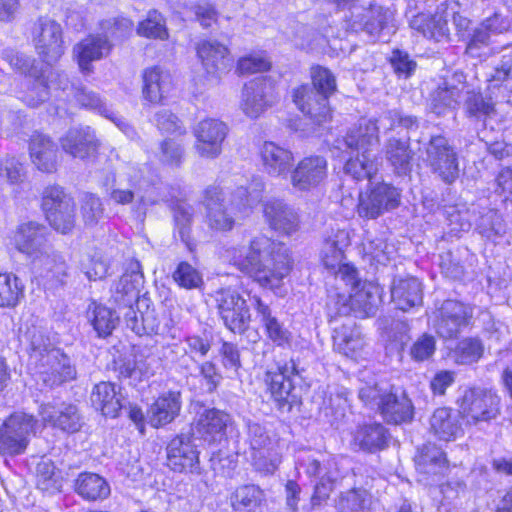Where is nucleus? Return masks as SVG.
Returning a JSON list of instances; mask_svg holds the SVG:
<instances>
[{"mask_svg":"<svg viewBox=\"0 0 512 512\" xmlns=\"http://www.w3.org/2000/svg\"><path fill=\"white\" fill-rule=\"evenodd\" d=\"M229 258L238 270L267 288L277 287L291 270L285 245L264 235L254 237L249 246L232 248Z\"/></svg>","mask_w":512,"mask_h":512,"instance_id":"1","label":"nucleus"},{"mask_svg":"<svg viewBox=\"0 0 512 512\" xmlns=\"http://www.w3.org/2000/svg\"><path fill=\"white\" fill-rule=\"evenodd\" d=\"M262 183L231 191L219 185H210L203 192L207 226L217 232H227L235 226L238 214L261 200Z\"/></svg>","mask_w":512,"mask_h":512,"instance_id":"2","label":"nucleus"},{"mask_svg":"<svg viewBox=\"0 0 512 512\" xmlns=\"http://www.w3.org/2000/svg\"><path fill=\"white\" fill-rule=\"evenodd\" d=\"M378 126L375 120L362 119L338 141V148L351 156L346 161L344 172L356 180L368 179L378 171V160L374 153L379 142Z\"/></svg>","mask_w":512,"mask_h":512,"instance_id":"3","label":"nucleus"},{"mask_svg":"<svg viewBox=\"0 0 512 512\" xmlns=\"http://www.w3.org/2000/svg\"><path fill=\"white\" fill-rule=\"evenodd\" d=\"M29 341V363L45 386L54 387L76 377L70 358L53 346L42 330L32 327L25 333Z\"/></svg>","mask_w":512,"mask_h":512,"instance_id":"4","label":"nucleus"},{"mask_svg":"<svg viewBox=\"0 0 512 512\" xmlns=\"http://www.w3.org/2000/svg\"><path fill=\"white\" fill-rule=\"evenodd\" d=\"M340 10H348L345 19L355 30H362L372 37L393 34L396 31L394 13L391 9L371 0H326Z\"/></svg>","mask_w":512,"mask_h":512,"instance_id":"5","label":"nucleus"},{"mask_svg":"<svg viewBox=\"0 0 512 512\" xmlns=\"http://www.w3.org/2000/svg\"><path fill=\"white\" fill-rule=\"evenodd\" d=\"M2 58L13 70L33 79L32 86L24 96V102L28 106L38 107L49 98V75L46 69L48 66L13 49H4Z\"/></svg>","mask_w":512,"mask_h":512,"instance_id":"6","label":"nucleus"},{"mask_svg":"<svg viewBox=\"0 0 512 512\" xmlns=\"http://www.w3.org/2000/svg\"><path fill=\"white\" fill-rule=\"evenodd\" d=\"M425 162L431 173L445 184L459 177V158L456 148L442 136H432L425 147Z\"/></svg>","mask_w":512,"mask_h":512,"instance_id":"7","label":"nucleus"},{"mask_svg":"<svg viewBox=\"0 0 512 512\" xmlns=\"http://www.w3.org/2000/svg\"><path fill=\"white\" fill-rule=\"evenodd\" d=\"M31 40L41 62L46 66H52L64 54L62 26L50 17H39L33 23Z\"/></svg>","mask_w":512,"mask_h":512,"instance_id":"8","label":"nucleus"},{"mask_svg":"<svg viewBox=\"0 0 512 512\" xmlns=\"http://www.w3.org/2000/svg\"><path fill=\"white\" fill-rule=\"evenodd\" d=\"M474 308L455 299L443 301L434 312L433 327L444 339L457 338L473 318Z\"/></svg>","mask_w":512,"mask_h":512,"instance_id":"9","label":"nucleus"},{"mask_svg":"<svg viewBox=\"0 0 512 512\" xmlns=\"http://www.w3.org/2000/svg\"><path fill=\"white\" fill-rule=\"evenodd\" d=\"M37 421L25 413H14L0 427V454H23L29 444V436L35 432Z\"/></svg>","mask_w":512,"mask_h":512,"instance_id":"10","label":"nucleus"},{"mask_svg":"<svg viewBox=\"0 0 512 512\" xmlns=\"http://www.w3.org/2000/svg\"><path fill=\"white\" fill-rule=\"evenodd\" d=\"M298 374L299 371L294 360L277 365L275 369H268L264 374L263 380L267 390L281 413L291 412L293 405L297 403V399L293 395V377Z\"/></svg>","mask_w":512,"mask_h":512,"instance_id":"11","label":"nucleus"},{"mask_svg":"<svg viewBox=\"0 0 512 512\" xmlns=\"http://www.w3.org/2000/svg\"><path fill=\"white\" fill-rule=\"evenodd\" d=\"M460 411L468 423L489 422L500 413V397L491 389L469 388L461 398Z\"/></svg>","mask_w":512,"mask_h":512,"instance_id":"12","label":"nucleus"},{"mask_svg":"<svg viewBox=\"0 0 512 512\" xmlns=\"http://www.w3.org/2000/svg\"><path fill=\"white\" fill-rule=\"evenodd\" d=\"M216 302L224 325L233 333H244L249 326L251 314L241 294L232 288H222L216 292Z\"/></svg>","mask_w":512,"mask_h":512,"instance_id":"13","label":"nucleus"},{"mask_svg":"<svg viewBox=\"0 0 512 512\" xmlns=\"http://www.w3.org/2000/svg\"><path fill=\"white\" fill-rule=\"evenodd\" d=\"M193 134L196 138L195 150L199 156L214 159L222 153L228 127L218 119L207 118L196 124Z\"/></svg>","mask_w":512,"mask_h":512,"instance_id":"14","label":"nucleus"},{"mask_svg":"<svg viewBox=\"0 0 512 512\" xmlns=\"http://www.w3.org/2000/svg\"><path fill=\"white\" fill-rule=\"evenodd\" d=\"M400 193L386 183H380L367 193L359 195L357 212L360 217L376 219L384 211L394 209L399 205Z\"/></svg>","mask_w":512,"mask_h":512,"instance_id":"15","label":"nucleus"},{"mask_svg":"<svg viewBox=\"0 0 512 512\" xmlns=\"http://www.w3.org/2000/svg\"><path fill=\"white\" fill-rule=\"evenodd\" d=\"M144 277L141 271V265L138 261H130L124 274L115 284L112 298L114 302L126 310L133 309V305L137 307L146 304L147 298H140V288L143 285Z\"/></svg>","mask_w":512,"mask_h":512,"instance_id":"16","label":"nucleus"},{"mask_svg":"<svg viewBox=\"0 0 512 512\" xmlns=\"http://www.w3.org/2000/svg\"><path fill=\"white\" fill-rule=\"evenodd\" d=\"M273 82L267 78H256L244 85L241 108L250 118L259 117L276 101Z\"/></svg>","mask_w":512,"mask_h":512,"instance_id":"17","label":"nucleus"},{"mask_svg":"<svg viewBox=\"0 0 512 512\" xmlns=\"http://www.w3.org/2000/svg\"><path fill=\"white\" fill-rule=\"evenodd\" d=\"M49 234V229L45 225L36 222L23 223L15 233V247L32 261L51 246L48 241Z\"/></svg>","mask_w":512,"mask_h":512,"instance_id":"18","label":"nucleus"},{"mask_svg":"<svg viewBox=\"0 0 512 512\" xmlns=\"http://www.w3.org/2000/svg\"><path fill=\"white\" fill-rule=\"evenodd\" d=\"M290 172L292 187L298 191H308L326 178L327 161L322 156L305 157Z\"/></svg>","mask_w":512,"mask_h":512,"instance_id":"19","label":"nucleus"},{"mask_svg":"<svg viewBox=\"0 0 512 512\" xmlns=\"http://www.w3.org/2000/svg\"><path fill=\"white\" fill-rule=\"evenodd\" d=\"M168 466L177 472H198L199 452L190 435L173 438L167 447Z\"/></svg>","mask_w":512,"mask_h":512,"instance_id":"20","label":"nucleus"},{"mask_svg":"<svg viewBox=\"0 0 512 512\" xmlns=\"http://www.w3.org/2000/svg\"><path fill=\"white\" fill-rule=\"evenodd\" d=\"M293 102L304 115L318 125L330 118L328 98L317 93L310 84H303L294 89Z\"/></svg>","mask_w":512,"mask_h":512,"instance_id":"21","label":"nucleus"},{"mask_svg":"<svg viewBox=\"0 0 512 512\" xmlns=\"http://www.w3.org/2000/svg\"><path fill=\"white\" fill-rule=\"evenodd\" d=\"M264 216L269 226L282 234L291 235L299 229L296 210L280 199H270L264 204Z\"/></svg>","mask_w":512,"mask_h":512,"instance_id":"22","label":"nucleus"},{"mask_svg":"<svg viewBox=\"0 0 512 512\" xmlns=\"http://www.w3.org/2000/svg\"><path fill=\"white\" fill-rule=\"evenodd\" d=\"M379 413L386 422L398 425L413 419L414 406L404 390L391 387L384 397Z\"/></svg>","mask_w":512,"mask_h":512,"instance_id":"23","label":"nucleus"},{"mask_svg":"<svg viewBox=\"0 0 512 512\" xmlns=\"http://www.w3.org/2000/svg\"><path fill=\"white\" fill-rule=\"evenodd\" d=\"M111 48L112 45L106 35H89L74 46L73 55L80 70L90 73L92 72L91 63L106 57Z\"/></svg>","mask_w":512,"mask_h":512,"instance_id":"24","label":"nucleus"},{"mask_svg":"<svg viewBox=\"0 0 512 512\" xmlns=\"http://www.w3.org/2000/svg\"><path fill=\"white\" fill-rule=\"evenodd\" d=\"M232 423L230 414L217 408H210L199 415L195 429L204 441L220 442L226 437L227 428Z\"/></svg>","mask_w":512,"mask_h":512,"instance_id":"25","label":"nucleus"},{"mask_svg":"<svg viewBox=\"0 0 512 512\" xmlns=\"http://www.w3.org/2000/svg\"><path fill=\"white\" fill-rule=\"evenodd\" d=\"M256 318L265 330L266 336L276 346L289 347L293 340L292 333L278 320L272 309L261 298L253 297Z\"/></svg>","mask_w":512,"mask_h":512,"instance_id":"26","label":"nucleus"},{"mask_svg":"<svg viewBox=\"0 0 512 512\" xmlns=\"http://www.w3.org/2000/svg\"><path fill=\"white\" fill-rule=\"evenodd\" d=\"M263 170L272 177H286L294 162L293 153L275 142L266 141L260 148Z\"/></svg>","mask_w":512,"mask_h":512,"instance_id":"27","label":"nucleus"},{"mask_svg":"<svg viewBox=\"0 0 512 512\" xmlns=\"http://www.w3.org/2000/svg\"><path fill=\"white\" fill-rule=\"evenodd\" d=\"M124 319L127 327L137 335H165L166 328L162 326L159 313L148 302L137 307V311L127 310Z\"/></svg>","mask_w":512,"mask_h":512,"instance_id":"28","label":"nucleus"},{"mask_svg":"<svg viewBox=\"0 0 512 512\" xmlns=\"http://www.w3.org/2000/svg\"><path fill=\"white\" fill-rule=\"evenodd\" d=\"M39 414L44 423H49L67 432H77L82 426V417L75 405L62 403L55 406L42 404Z\"/></svg>","mask_w":512,"mask_h":512,"instance_id":"29","label":"nucleus"},{"mask_svg":"<svg viewBox=\"0 0 512 512\" xmlns=\"http://www.w3.org/2000/svg\"><path fill=\"white\" fill-rule=\"evenodd\" d=\"M60 143L66 153L80 159L93 155L98 148V140L89 126L68 130Z\"/></svg>","mask_w":512,"mask_h":512,"instance_id":"30","label":"nucleus"},{"mask_svg":"<svg viewBox=\"0 0 512 512\" xmlns=\"http://www.w3.org/2000/svg\"><path fill=\"white\" fill-rule=\"evenodd\" d=\"M468 88L466 77L462 72H455L451 82H446L439 87L432 96V110L437 115H442L448 109H455L459 105L462 93Z\"/></svg>","mask_w":512,"mask_h":512,"instance_id":"31","label":"nucleus"},{"mask_svg":"<svg viewBox=\"0 0 512 512\" xmlns=\"http://www.w3.org/2000/svg\"><path fill=\"white\" fill-rule=\"evenodd\" d=\"M508 29V23L498 13L485 19L471 33L466 45V53L472 57H479L480 50L490 44L491 37L503 33Z\"/></svg>","mask_w":512,"mask_h":512,"instance_id":"32","label":"nucleus"},{"mask_svg":"<svg viewBox=\"0 0 512 512\" xmlns=\"http://www.w3.org/2000/svg\"><path fill=\"white\" fill-rule=\"evenodd\" d=\"M29 152L33 164L41 171L52 173L57 168V145L50 137L34 133L29 143Z\"/></svg>","mask_w":512,"mask_h":512,"instance_id":"33","label":"nucleus"},{"mask_svg":"<svg viewBox=\"0 0 512 512\" xmlns=\"http://www.w3.org/2000/svg\"><path fill=\"white\" fill-rule=\"evenodd\" d=\"M391 298L398 309L406 311L422 304V285L415 277H397L391 286Z\"/></svg>","mask_w":512,"mask_h":512,"instance_id":"34","label":"nucleus"},{"mask_svg":"<svg viewBox=\"0 0 512 512\" xmlns=\"http://www.w3.org/2000/svg\"><path fill=\"white\" fill-rule=\"evenodd\" d=\"M181 409L180 392L169 391L159 396L148 410V420L153 427L171 423Z\"/></svg>","mask_w":512,"mask_h":512,"instance_id":"35","label":"nucleus"},{"mask_svg":"<svg viewBox=\"0 0 512 512\" xmlns=\"http://www.w3.org/2000/svg\"><path fill=\"white\" fill-rule=\"evenodd\" d=\"M32 269L39 276L63 283L68 275V264L64 257L52 246L30 261Z\"/></svg>","mask_w":512,"mask_h":512,"instance_id":"36","label":"nucleus"},{"mask_svg":"<svg viewBox=\"0 0 512 512\" xmlns=\"http://www.w3.org/2000/svg\"><path fill=\"white\" fill-rule=\"evenodd\" d=\"M475 229L486 240L496 243L501 239L507 230L502 215L495 209L483 207L472 211Z\"/></svg>","mask_w":512,"mask_h":512,"instance_id":"37","label":"nucleus"},{"mask_svg":"<svg viewBox=\"0 0 512 512\" xmlns=\"http://www.w3.org/2000/svg\"><path fill=\"white\" fill-rule=\"evenodd\" d=\"M333 338L334 348L337 352L354 360L361 357L365 347V341L361 331L354 323L343 324L340 328L335 330Z\"/></svg>","mask_w":512,"mask_h":512,"instance_id":"38","label":"nucleus"},{"mask_svg":"<svg viewBox=\"0 0 512 512\" xmlns=\"http://www.w3.org/2000/svg\"><path fill=\"white\" fill-rule=\"evenodd\" d=\"M197 55L208 73L226 70L232 63L229 51L223 44L204 40L197 45Z\"/></svg>","mask_w":512,"mask_h":512,"instance_id":"39","label":"nucleus"},{"mask_svg":"<svg viewBox=\"0 0 512 512\" xmlns=\"http://www.w3.org/2000/svg\"><path fill=\"white\" fill-rule=\"evenodd\" d=\"M92 405L106 417L115 418L124 407V399L116 391L115 384L100 382L96 384L91 393Z\"/></svg>","mask_w":512,"mask_h":512,"instance_id":"40","label":"nucleus"},{"mask_svg":"<svg viewBox=\"0 0 512 512\" xmlns=\"http://www.w3.org/2000/svg\"><path fill=\"white\" fill-rule=\"evenodd\" d=\"M353 439L361 450L373 453L387 447L389 432L381 423H364L357 427Z\"/></svg>","mask_w":512,"mask_h":512,"instance_id":"41","label":"nucleus"},{"mask_svg":"<svg viewBox=\"0 0 512 512\" xmlns=\"http://www.w3.org/2000/svg\"><path fill=\"white\" fill-rule=\"evenodd\" d=\"M430 432L439 440L451 441L462 432L458 415L449 408H438L430 417Z\"/></svg>","mask_w":512,"mask_h":512,"instance_id":"42","label":"nucleus"},{"mask_svg":"<svg viewBox=\"0 0 512 512\" xmlns=\"http://www.w3.org/2000/svg\"><path fill=\"white\" fill-rule=\"evenodd\" d=\"M410 26L437 42L449 39L448 20L443 13L436 12L433 15L420 13L411 19Z\"/></svg>","mask_w":512,"mask_h":512,"instance_id":"43","label":"nucleus"},{"mask_svg":"<svg viewBox=\"0 0 512 512\" xmlns=\"http://www.w3.org/2000/svg\"><path fill=\"white\" fill-rule=\"evenodd\" d=\"M384 152L387 161L396 173L407 174L411 170L414 153L410 148L409 138L390 137L386 141Z\"/></svg>","mask_w":512,"mask_h":512,"instance_id":"44","label":"nucleus"},{"mask_svg":"<svg viewBox=\"0 0 512 512\" xmlns=\"http://www.w3.org/2000/svg\"><path fill=\"white\" fill-rule=\"evenodd\" d=\"M350 310L358 318L375 315L381 302L380 291L371 284H364L360 289L350 294Z\"/></svg>","mask_w":512,"mask_h":512,"instance_id":"45","label":"nucleus"},{"mask_svg":"<svg viewBox=\"0 0 512 512\" xmlns=\"http://www.w3.org/2000/svg\"><path fill=\"white\" fill-rule=\"evenodd\" d=\"M143 96L152 103L162 100L164 94L171 88V76L169 72L158 66L148 68L143 73Z\"/></svg>","mask_w":512,"mask_h":512,"instance_id":"46","label":"nucleus"},{"mask_svg":"<svg viewBox=\"0 0 512 512\" xmlns=\"http://www.w3.org/2000/svg\"><path fill=\"white\" fill-rule=\"evenodd\" d=\"M265 500L263 490L254 484L238 487L231 496L233 510L238 512H262Z\"/></svg>","mask_w":512,"mask_h":512,"instance_id":"47","label":"nucleus"},{"mask_svg":"<svg viewBox=\"0 0 512 512\" xmlns=\"http://www.w3.org/2000/svg\"><path fill=\"white\" fill-rule=\"evenodd\" d=\"M464 93L463 108L467 118L485 122L487 118L495 114V104L490 97H484L480 91L469 87Z\"/></svg>","mask_w":512,"mask_h":512,"instance_id":"48","label":"nucleus"},{"mask_svg":"<svg viewBox=\"0 0 512 512\" xmlns=\"http://www.w3.org/2000/svg\"><path fill=\"white\" fill-rule=\"evenodd\" d=\"M75 491L82 498L95 501L108 497L110 487L106 480L98 474L84 472L79 474L75 481Z\"/></svg>","mask_w":512,"mask_h":512,"instance_id":"49","label":"nucleus"},{"mask_svg":"<svg viewBox=\"0 0 512 512\" xmlns=\"http://www.w3.org/2000/svg\"><path fill=\"white\" fill-rule=\"evenodd\" d=\"M75 98L77 102L86 108L98 112L100 115L110 119L114 122L123 132L128 133L131 127L125 120L113 112L99 95L93 91H88L85 88L78 89Z\"/></svg>","mask_w":512,"mask_h":512,"instance_id":"50","label":"nucleus"},{"mask_svg":"<svg viewBox=\"0 0 512 512\" xmlns=\"http://www.w3.org/2000/svg\"><path fill=\"white\" fill-rule=\"evenodd\" d=\"M444 452L435 444H426L415 457L417 469L425 474H439L446 467Z\"/></svg>","mask_w":512,"mask_h":512,"instance_id":"51","label":"nucleus"},{"mask_svg":"<svg viewBox=\"0 0 512 512\" xmlns=\"http://www.w3.org/2000/svg\"><path fill=\"white\" fill-rule=\"evenodd\" d=\"M487 81L488 90L496 96H505L506 92L512 93V55L502 57Z\"/></svg>","mask_w":512,"mask_h":512,"instance_id":"52","label":"nucleus"},{"mask_svg":"<svg viewBox=\"0 0 512 512\" xmlns=\"http://www.w3.org/2000/svg\"><path fill=\"white\" fill-rule=\"evenodd\" d=\"M347 233L338 231L333 237H329L323 243L321 259L324 267L331 273L342 264L343 247L346 245Z\"/></svg>","mask_w":512,"mask_h":512,"instance_id":"53","label":"nucleus"},{"mask_svg":"<svg viewBox=\"0 0 512 512\" xmlns=\"http://www.w3.org/2000/svg\"><path fill=\"white\" fill-rule=\"evenodd\" d=\"M24 296V284L12 273H0V308H14Z\"/></svg>","mask_w":512,"mask_h":512,"instance_id":"54","label":"nucleus"},{"mask_svg":"<svg viewBox=\"0 0 512 512\" xmlns=\"http://www.w3.org/2000/svg\"><path fill=\"white\" fill-rule=\"evenodd\" d=\"M88 317L101 337L110 335L119 321V316L113 310L96 303L89 306Z\"/></svg>","mask_w":512,"mask_h":512,"instance_id":"55","label":"nucleus"},{"mask_svg":"<svg viewBox=\"0 0 512 512\" xmlns=\"http://www.w3.org/2000/svg\"><path fill=\"white\" fill-rule=\"evenodd\" d=\"M50 225L62 234L72 231L75 226V202L64 201L60 207L46 213Z\"/></svg>","mask_w":512,"mask_h":512,"instance_id":"56","label":"nucleus"},{"mask_svg":"<svg viewBox=\"0 0 512 512\" xmlns=\"http://www.w3.org/2000/svg\"><path fill=\"white\" fill-rule=\"evenodd\" d=\"M137 34L145 38L167 40L169 33L164 16L157 10L149 11L146 19L138 24Z\"/></svg>","mask_w":512,"mask_h":512,"instance_id":"57","label":"nucleus"},{"mask_svg":"<svg viewBox=\"0 0 512 512\" xmlns=\"http://www.w3.org/2000/svg\"><path fill=\"white\" fill-rule=\"evenodd\" d=\"M482 342L476 338H465L456 346L453 357L456 363L467 365L477 362L483 355Z\"/></svg>","mask_w":512,"mask_h":512,"instance_id":"58","label":"nucleus"},{"mask_svg":"<svg viewBox=\"0 0 512 512\" xmlns=\"http://www.w3.org/2000/svg\"><path fill=\"white\" fill-rule=\"evenodd\" d=\"M390 388L389 385L383 383H365L359 388L358 397L365 406L379 411Z\"/></svg>","mask_w":512,"mask_h":512,"instance_id":"59","label":"nucleus"},{"mask_svg":"<svg viewBox=\"0 0 512 512\" xmlns=\"http://www.w3.org/2000/svg\"><path fill=\"white\" fill-rule=\"evenodd\" d=\"M325 414L334 417L335 421H341L349 408L347 391L344 388H335L329 391V396L324 400Z\"/></svg>","mask_w":512,"mask_h":512,"instance_id":"60","label":"nucleus"},{"mask_svg":"<svg viewBox=\"0 0 512 512\" xmlns=\"http://www.w3.org/2000/svg\"><path fill=\"white\" fill-rule=\"evenodd\" d=\"M37 487L46 492L58 491L60 483L55 476V466L50 460H42L36 467Z\"/></svg>","mask_w":512,"mask_h":512,"instance_id":"61","label":"nucleus"},{"mask_svg":"<svg viewBox=\"0 0 512 512\" xmlns=\"http://www.w3.org/2000/svg\"><path fill=\"white\" fill-rule=\"evenodd\" d=\"M312 84L317 93L329 97L336 91V79L332 72L327 68L317 66L311 71Z\"/></svg>","mask_w":512,"mask_h":512,"instance_id":"62","label":"nucleus"},{"mask_svg":"<svg viewBox=\"0 0 512 512\" xmlns=\"http://www.w3.org/2000/svg\"><path fill=\"white\" fill-rule=\"evenodd\" d=\"M370 502V495L364 489H352L344 493L339 501L341 512H360Z\"/></svg>","mask_w":512,"mask_h":512,"instance_id":"63","label":"nucleus"},{"mask_svg":"<svg viewBox=\"0 0 512 512\" xmlns=\"http://www.w3.org/2000/svg\"><path fill=\"white\" fill-rule=\"evenodd\" d=\"M104 209L100 198L93 194H86L82 199L81 215L85 225H96L103 217Z\"/></svg>","mask_w":512,"mask_h":512,"instance_id":"64","label":"nucleus"}]
</instances>
